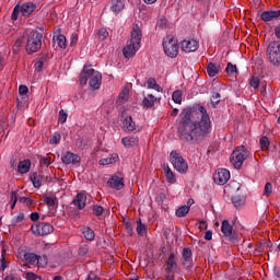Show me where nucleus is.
<instances>
[{"label": "nucleus", "instance_id": "39", "mask_svg": "<svg viewBox=\"0 0 280 280\" xmlns=\"http://www.w3.org/2000/svg\"><path fill=\"white\" fill-rule=\"evenodd\" d=\"M57 45L60 49H67V37L65 35H58Z\"/></svg>", "mask_w": 280, "mask_h": 280}, {"label": "nucleus", "instance_id": "63", "mask_svg": "<svg viewBox=\"0 0 280 280\" xmlns=\"http://www.w3.org/2000/svg\"><path fill=\"white\" fill-rule=\"evenodd\" d=\"M26 279H27V280H36V275H35V273H32V272H27V273H26Z\"/></svg>", "mask_w": 280, "mask_h": 280}, {"label": "nucleus", "instance_id": "3", "mask_svg": "<svg viewBox=\"0 0 280 280\" xmlns=\"http://www.w3.org/2000/svg\"><path fill=\"white\" fill-rule=\"evenodd\" d=\"M43 47V32L33 30L27 34L25 49L28 55L36 54Z\"/></svg>", "mask_w": 280, "mask_h": 280}, {"label": "nucleus", "instance_id": "22", "mask_svg": "<svg viewBox=\"0 0 280 280\" xmlns=\"http://www.w3.org/2000/svg\"><path fill=\"white\" fill-rule=\"evenodd\" d=\"M73 205L80 210L84 209L86 207V195L84 192H79L73 199Z\"/></svg>", "mask_w": 280, "mask_h": 280}, {"label": "nucleus", "instance_id": "20", "mask_svg": "<svg viewBox=\"0 0 280 280\" xmlns=\"http://www.w3.org/2000/svg\"><path fill=\"white\" fill-rule=\"evenodd\" d=\"M280 16V10H277V11H264L261 14H260V19L265 22V23H268L270 21H275V19H279Z\"/></svg>", "mask_w": 280, "mask_h": 280}, {"label": "nucleus", "instance_id": "13", "mask_svg": "<svg viewBox=\"0 0 280 280\" xmlns=\"http://www.w3.org/2000/svg\"><path fill=\"white\" fill-rule=\"evenodd\" d=\"M139 44H135L133 42H127V45L122 49V55L125 58H132L136 56L137 51H139Z\"/></svg>", "mask_w": 280, "mask_h": 280}, {"label": "nucleus", "instance_id": "29", "mask_svg": "<svg viewBox=\"0 0 280 280\" xmlns=\"http://www.w3.org/2000/svg\"><path fill=\"white\" fill-rule=\"evenodd\" d=\"M31 182L36 189H39L40 185H43V179L38 172H35L31 175Z\"/></svg>", "mask_w": 280, "mask_h": 280}, {"label": "nucleus", "instance_id": "17", "mask_svg": "<svg viewBox=\"0 0 280 280\" xmlns=\"http://www.w3.org/2000/svg\"><path fill=\"white\" fill-rule=\"evenodd\" d=\"M178 270V262H176V254L171 253L166 260L165 272H176Z\"/></svg>", "mask_w": 280, "mask_h": 280}, {"label": "nucleus", "instance_id": "62", "mask_svg": "<svg viewBox=\"0 0 280 280\" xmlns=\"http://www.w3.org/2000/svg\"><path fill=\"white\" fill-rule=\"evenodd\" d=\"M5 268H7L5 258L2 257V259L0 258V272L1 270H5Z\"/></svg>", "mask_w": 280, "mask_h": 280}, {"label": "nucleus", "instance_id": "54", "mask_svg": "<svg viewBox=\"0 0 280 280\" xmlns=\"http://www.w3.org/2000/svg\"><path fill=\"white\" fill-rule=\"evenodd\" d=\"M128 95H130V92L127 89L122 90L119 94V102H126V100H128Z\"/></svg>", "mask_w": 280, "mask_h": 280}, {"label": "nucleus", "instance_id": "18", "mask_svg": "<svg viewBox=\"0 0 280 280\" xmlns=\"http://www.w3.org/2000/svg\"><path fill=\"white\" fill-rule=\"evenodd\" d=\"M122 128L125 132H135L137 124L132 121V116H122Z\"/></svg>", "mask_w": 280, "mask_h": 280}, {"label": "nucleus", "instance_id": "55", "mask_svg": "<svg viewBox=\"0 0 280 280\" xmlns=\"http://www.w3.org/2000/svg\"><path fill=\"white\" fill-rule=\"evenodd\" d=\"M86 253H89V245H81L80 247H79V255L81 256V257H84V255H86Z\"/></svg>", "mask_w": 280, "mask_h": 280}, {"label": "nucleus", "instance_id": "44", "mask_svg": "<svg viewBox=\"0 0 280 280\" xmlns=\"http://www.w3.org/2000/svg\"><path fill=\"white\" fill-rule=\"evenodd\" d=\"M264 196L270 197V195L272 194V183L267 182L264 188Z\"/></svg>", "mask_w": 280, "mask_h": 280}, {"label": "nucleus", "instance_id": "25", "mask_svg": "<svg viewBox=\"0 0 280 280\" xmlns=\"http://www.w3.org/2000/svg\"><path fill=\"white\" fill-rule=\"evenodd\" d=\"M121 143L125 148H135L139 143V138L132 136L125 137L121 139Z\"/></svg>", "mask_w": 280, "mask_h": 280}, {"label": "nucleus", "instance_id": "19", "mask_svg": "<svg viewBox=\"0 0 280 280\" xmlns=\"http://www.w3.org/2000/svg\"><path fill=\"white\" fill-rule=\"evenodd\" d=\"M143 34L141 33V28L139 27L138 24L133 25L132 31H131V38L130 43H133L136 45L141 46V38Z\"/></svg>", "mask_w": 280, "mask_h": 280}, {"label": "nucleus", "instance_id": "45", "mask_svg": "<svg viewBox=\"0 0 280 280\" xmlns=\"http://www.w3.org/2000/svg\"><path fill=\"white\" fill-rule=\"evenodd\" d=\"M45 60H47V58L42 57L36 63H35V71H38V73H40V71H43V67L45 65Z\"/></svg>", "mask_w": 280, "mask_h": 280}, {"label": "nucleus", "instance_id": "53", "mask_svg": "<svg viewBox=\"0 0 280 280\" xmlns=\"http://www.w3.org/2000/svg\"><path fill=\"white\" fill-rule=\"evenodd\" d=\"M16 202H19V197L16 196L15 191L11 192V209H14L16 207Z\"/></svg>", "mask_w": 280, "mask_h": 280}, {"label": "nucleus", "instance_id": "7", "mask_svg": "<svg viewBox=\"0 0 280 280\" xmlns=\"http://www.w3.org/2000/svg\"><path fill=\"white\" fill-rule=\"evenodd\" d=\"M31 231L36 237H43L54 233V225L47 222H37L31 226Z\"/></svg>", "mask_w": 280, "mask_h": 280}, {"label": "nucleus", "instance_id": "30", "mask_svg": "<svg viewBox=\"0 0 280 280\" xmlns=\"http://www.w3.org/2000/svg\"><path fill=\"white\" fill-rule=\"evenodd\" d=\"M82 233L85 240H88V242H93L95 240V232L91 230V228L89 226L83 228Z\"/></svg>", "mask_w": 280, "mask_h": 280}, {"label": "nucleus", "instance_id": "61", "mask_svg": "<svg viewBox=\"0 0 280 280\" xmlns=\"http://www.w3.org/2000/svg\"><path fill=\"white\" fill-rule=\"evenodd\" d=\"M85 280H100V277H97V275H95L94 272H90Z\"/></svg>", "mask_w": 280, "mask_h": 280}, {"label": "nucleus", "instance_id": "35", "mask_svg": "<svg viewBox=\"0 0 280 280\" xmlns=\"http://www.w3.org/2000/svg\"><path fill=\"white\" fill-rule=\"evenodd\" d=\"M232 202L236 209H240V207H244V205H246V199L244 197L234 196L232 197Z\"/></svg>", "mask_w": 280, "mask_h": 280}, {"label": "nucleus", "instance_id": "26", "mask_svg": "<svg viewBox=\"0 0 280 280\" xmlns=\"http://www.w3.org/2000/svg\"><path fill=\"white\" fill-rule=\"evenodd\" d=\"M30 167H32V161L30 160L21 161L18 165V172L20 174H27V172H30Z\"/></svg>", "mask_w": 280, "mask_h": 280}, {"label": "nucleus", "instance_id": "33", "mask_svg": "<svg viewBox=\"0 0 280 280\" xmlns=\"http://www.w3.org/2000/svg\"><path fill=\"white\" fill-rule=\"evenodd\" d=\"M225 71H226L228 75H230V78H235V75H237V73H240L237 71V66L232 65L231 62L228 63Z\"/></svg>", "mask_w": 280, "mask_h": 280}, {"label": "nucleus", "instance_id": "9", "mask_svg": "<svg viewBox=\"0 0 280 280\" xmlns=\"http://www.w3.org/2000/svg\"><path fill=\"white\" fill-rule=\"evenodd\" d=\"M231 179V172L226 168H219L213 174V180L217 185H226Z\"/></svg>", "mask_w": 280, "mask_h": 280}, {"label": "nucleus", "instance_id": "37", "mask_svg": "<svg viewBox=\"0 0 280 280\" xmlns=\"http://www.w3.org/2000/svg\"><path fill=\"white\" fill-rule=\"evenodd\" d=\"M44 202L47 205L48 209H54V207L58 206L57 197H45Z\"/></svg>", "mask_w": 280, "mask_h": 280}, {"label": "nucleus", "instance_id": "36", "mask_svg": "<svg viewBox=\"0 0 280 280\" xmlns=\"http://www.w3.org/2000/svg\"><path fill=\"white\" fill-rule=\"evenodd\" d=\"M189 209H191V207L182 206L176 210L175 214L177 215V218H185L187 213H189Z\"/></svg>", "mask_w": 280, "mask_h": 280}, {"label": "nucleus", "instance_id": "50", "mask_svg": "<svg viewBox=\"0 0 280 280\" xmlns=\"http://www.w3.org/2000/svg\"><path fill=\"white\" fill-rule=\"evenodd\" d=\"M21 12V5H15L11 15V21H16L19 19V13Z\"/></svg>", "mask_w": 280, "mask_h": 280}, {"label": "nucleus", "instance_id": "31", "mask_svg": "<svg viewBox=\"0 0 280 280\" xmlns=\"http://www.w3.org/2000/svg\"><path fill=\"white\" fill-rule=\"evenodd\" d=\"M147 84H148V89H154V91H158V93L163 92V88H161V85L156 83V79L154 78L148 79Z\"/></svg>", "mask_w": 280, "mask_h": 280}, {"label": "nucleus", "instance_id": "14", "mask_svg": "<svg viewBox=\"0 0 280 280\" xmlns=\"http://www.w3.org/2000/svg\"><path fill=\"white\" fill-rule=\"evenodd\" d=\"M62 163H65V165H78V163H80V161H82V159L75 154V153H71V152H66L62 158H61Z\"/></svg>", "mask_w": 280, "mask_h": 280}, {"label": "nucleus", "instance_id": "8", "mask_svg": "<svg viewBox=\"0 0 280 280\" xmlns=\"http://www.w3.org/2000/svg\"><path fill=\"white\" fill-rule=\"evenodd\" d=\"M171 163H173L174 168L180 174H185L187 170H189L187 161H185L183 159V155H180V153H177L176 151L171 152Z\"/></svg>", "mask_w": 280, "mask_h": 280}, {"label": "nucleus", "instance_id": "28", "mask_svg": "<svg viewBox=\"0 0 280 280\" xmlns=\"http://www.w3.org/2000/svg\"><path fill=\"white\" fill-rule=\"evenodd\" d=\"M142 104L144 108H152V106L156 104V97L152 94H149L147 97L143 98Z\"/></svg>", "mask_w": 280, "mask_h": 280}, {"label": "nucleus", "instance_id": "59", "mask_svg": "<svg viewBox=\"0 0 280 280\" xmlns=\"http://www.w3.org/2000/svg\"><path fill=\"white\" fill-rule=\"evenodd\" d=\"M39 219H40V214H38V212L31 213V220L33 222H38Z\"/></svg>", "mask_w": 280, "mask_h": 280}, {"label": "nucleus", "instance_id": "15", "mask_svg": "<svg viewBox=\"0 0 280 280\" xmlns=\"http://www.w3.org/2000/svg\"><path fill=\"white\" fill-rule=\"evenodd\" d=\"M107 186L110 187L112 189H117V191L124 189V177H119L117 175L112 176L107 182Z\"/></svg>", "mask_w": 280, "mask_h": 280}, {"label": "nucleus", "instance_id": "46", "mask_svg": "<svg viewBox=\"0 0 280 280\" xmlns=\"http://www.w3.org/2000/svg\"><path fill=\"white\" fill-rule=\"evenodd\" d=\"M92 212H93L94 215L100 218V215H102V213H104V207H102V206H93L92 207Z\"/></svg>", "mask_w": 280, "mask_h": 280}, {"label": "nucleus", "instance_id": "58", "mask_svg": "<svg viewBox=\"0 0 280 280\" xmlns=\"http://www.w3.org/2000/svg\"><path fill=\"white\" fill-rule=\"evenodd\" d=\"M27 91H30L27 85H20V88H19L20 95H27Z\"/></svg>", "mask_w": 280, "mask_h": 280}, {"label": "nucleus", "instance_id": "32", "mask_svg": "<svg viewBox=\"0 0 280 280\" xmlns=\"http://www.w3.org/2000/svg\"><path fill=\"white\" fill-rule=\"evenodd\" d=\"M117 159H119L117 154H113L109 158L101 159L100 165H113V163H117Z\"/></svg>", "mask_w": 280, "mask_h": 280}, {"label": "nucleus", "instance_id": "51", "mask_svg": "<svg viewBox=\"0 0 280 280\" xmlns=\"http://www.w3.org/2000/svg\"><path fill=\"white\" fill-rule=\"evenodd\" d=\"M98 38L100 40H106L108 38V31L106 28L98 30Z\"/></svg>", "mask_w": 280, "mask_h": 280}, {"label": "nucleus", "instance_id": "60", "mask_svg": "<svg viewBox=\"0 0 280 280\" xmlns=\"http://www.w3.org/2000/svg\"><path fill=\"white\" fill-rule=\"evenodd\" d=\"M174 275H176V271H166L165 280L174 279Z\"/></svg>", "mask_w": 280, "mask_h": 280}, {"label": "nucleus", "instance_id": "5", "mask_svg": "<svg viewBox=\"0 0 280 280\" xmlns=\"http://www.w3.org/2000/svg\"><path fill=\"white\" fill-rule=\"evenodd\" d=\"M163 49L164 54L168 58H176L178 56V39H176L173 35H168L163 39Z\"/></svg>", "mask_w": 280, "mask_h": 280}, {"label": "nucleus", "instance_id": "10", "mask_svg": "<svg viewBox=\"0 0 280 280\" xmlns=\"http://www.w3.org/2000/svg\"><path fill=\"white\" fill-rule=\"evenodd\" d=\"M221 232L223 233L225 240H229V242H237V234L233 233V225H231L229 220H223Z\"/></svg>", "mask_w": 280, "mask_h": 280}, {"label": "nucleus", "instance_id": "56", "mask_svg": "<svg viewBox=\"0 0 280 280\" xmlns=\"http://www.w3.org/2000/svg\"><path fill=\"white\" fill-rule=\"evenodd\" d=\"M78 45V34L72 33L70 37V47H75Z\"/></svg>", "mask_w": 280, "mask_h": 280}, {"label": "nucleus", "instance_id": "40", "mask_svg": "<svg viewBox=\"0 0 280 280\" xmlns=\"http://www.w3.org/2000/svg\"><path fill=\"white\" fill-rule=\"evenodd\" d=\"M23 220H25V214L23 212H20L11 220V226H16V224H20V222H23Z\"/></svg>", "mask_w": 280, "mask_h": 280}, {"label": "nucleus", "instance_id": "16", "mask_svg": "<svg viewBox=\"0 0 280 280\" xmlns=\"http://www.w3.org/2000/svg\"><path fill=\"white\" fill-rule=\"evenodd\" d=\"M199 47L198 40L196 39H188V40H183L182 42V49L186 54H191V51H197Z\"/></svg>", "mask_w": 280, "mask_h": 280}, {"label": "nucleus", "instance_id": "57", "mask_svg": "<svg viewBox=\"0 0 280 280\" xmlns=\"http://www.w3.org/2000/svg\"><path fill=\"white\" fill-rule=\"evenodd\" d=\"M40 165H44L45 167H49V165H51V158H42Z\"/></svg>", "mask_w": 280, "mask_h": 280}, {"label": "nucleus", "instance_id": "23", "mask_svg": "<svg viewBox=\"0 0 280 280\" xmlns=\"http://www.w3.org/2000/svg\"><path fill=\"white\" fill-rule=\"evenodd\" d=\"M163 170H164L167 183H171V185H174V183H176V175L174 174L170 165L164 164Z\"/></svg>", "mask_w": 280, "mask_h": 280}, {"label": "nucleus", "instance_id": "27", "mask_svg": "<svg viewBox=\"0 0 280 280\" xmlns=\"http://www.w3.org/2000/svg\"><path fill=\"white\" fill-rule=\"evenodd\" d=\"M207 73L209 78H215L220 73V67L213 62H209L207 66Z\"/></svg>", "mask_w": 280, "mask_h": 280}, {"label": "nucleus", "instance_id": "42", "mask_svg": "<svg viewBox=\"0 0 280 280\" xmlns=\"http://www.w3.org/2000/svg\"><path fill=\"white\" fill-rule=\"evenodd\" d=\"M261 150H268L270 148V139L268 137H261L259 140Z\"/></svg>", "mask_w": 280, "mask_h": 280}, {"label": "nucleus", "instance_id": "64", "mask_svg": "<svg viewBox=\"0 0 280 280\" xmlns=\"http://www.w3.org/2000/svg\"><path fill=\"white\" fill-rule=\"evenodd\" d=\"M4 280H21V278L14 276V275H9L4 278Z\"/></svg>", "mask_w": 280, "mask_h": 280}, {"label": "nucleus", "instance_id": "24", "mask_svg": "<svg viewBox=\"0 0 280 280\" xmlns=\"http://www.w3.org/2000/svg\"><path fill=\"white\" fill-rule=\"evenodd\" d=\"M126 8V0H113L112 1V11L115 12V14H119L121 10Z\"/></svg>", "mask_w": 280, "mask_h": 280}, {"label": "nucleus", "instance_id": "4", "mask_svg": "<svg viewBox=\"0 0 280 280\" xmlns=\"http://www.w3.org/2000/svg\"><path fill=\"white\" fill-rule=\"evenodd\" d=\"M248 156H250V151L245 145H240L234 149L230 161L235 170H242V165Z\"/></svg>", "mask_w": 280, "mask_h": 280}, {"label": "nucleus", "instance_id": "2", "mask_svg": "<svg viewBox=\"0 0 280 280\" xmlns=\"http://www.w3.org/2000/svg\"><path fill=\"white\" fill-rule=\"evenodd\" d=\"M89 78H91L90 82ZM79 82L82 86H84V84L89 82L91 89L97 91V89L102 86V73L95 71V69H93L91 66H84L83 70L80 73Z\"/></svg>", "mask_w": 280, "mask_h": 280}, {"label": "nucleus", "instance_id": "52", "mask_svg": "<svg viewBox=\"0 0 280 280\" xmlns=\"http://www.w3.org/2000/svg\"><path fill=\"white\" fill-rule=\"evenodd\" d=\"M259 78L257 77H252L249 80V84L253 86V89H259Z\"/></svg>", "mask_w": 280, "mask_h": 280}, {"label": "nucleus", "instance_id": "47", "mask_svg": "<svg viewBox=\"0 0 280 280\" xmlns=\"http://www.w3.org/2000/svg\"><path fill=\"white\" fill-rule=\"evenodd\" d=\"M19 202L26 205V207H32V205H34V199H31L30 197H20Z\"/></svg>", "mask_w": 280, "mask_h": 280}, {"label": "nucleus", "instance_id": "12", "mask_svg": "<svg viewBox=\"0 0 280 280\" xmlns=\"http://www.w3.org/2000/svg\"><path fill=\"white\" fill-rule=\"evenodd\" d=\"M192 255L191 248L189 247H185L182 252V266H184L186 270H191L194 268Z\"/></svg>", "mask_w": 280, "mask_h": 280}, {"label": "nucleus", "instance_id": "34", "mask_svg": "<svg viewBox=\"0 0 280 280\" xmlns=\"http://www.w3.org/2000/svg\"><path fill=\"white\" fill-rule=\"evenodd\" d=\"M138 235H140V237H143V235H145V233H148V228L145 226V224H143L141 222V219H139L137 221V229H136Z\"/></svg>", "mask_w": 280, "mask_h": 280}, {"label": "nucleus", "instance_id": "41", "mask_svg": "<svg viewBox=\"0 0 280 280\" xmlns=\"http://www.w3.org/2000/svg\"><path fill=\"white\" fill-rule=\"evenodd\" d=\"M60 139H62V136H60L59 132H55L50 139H49V143L51 145H58V143H60Z\"/></svg>", "mask_w": 280, "mask_h": 280}, {"label": "nucleus", "instance_id": "49", "mask_svg": "<svg viewBox=\"0 0 280 280\" xmlns=\"http://www.w3.org/2000/svg\"><path fill=\"white\" fill-rule=\"evenodd\" d=\"M23 45V39L19 38L13 45V54H19L21 51V46Z\"/></svg>", "mask_w": 280, "mask_h": 280}, {"label": "nucleus", "instance_id": "43", "mask_svg": "<svg viewBox=\"0 0 280 280\" xmlns=\"http://www.w3.org/2000/svg\"><path fill=\"white\" fill-rule=\"evenodd\" d=\"M220 97H221L220 92H213L211 96V104L213 108H215V106L220 104Z\"/></svg>", "mask_w": 280, "mask_h": 280}, {"label": "nucleus", "instance_id": "48", "mask_svg": "<svg viewBox=\"0 0 280 280\" xmlns=\"http://www.w3.org/2000/svg\"><path fill=\"white\" fill-rule=\"evenodd\" d=\"M67 117H69V114H67V112H65V109H61L59 112V124H67Z\"/></svg>", "mask_w": 280, "mask_h": 280}, {"label": "nucleus", "instance_id": "21", "mask_svg": "<svg viewBox=\"0 0 280 280\" xmlns=\"http://www.w3.org/2000/svg\"><path fill=\"white\" fill-rule=\"evenodd\" d=\"M22 16H30L36 10V3L34 2H24L20 5Z\"/></svg>", "mask_w": 280, "mask_h": 280}, {"label": "nucleus", "instance_id": "6", "mask_svg": "<svg viewBox=\"0 0 280 280\" xmlns=\"http://www.w3.org/2000/svg\"><path fill=\"white\" fill-rule=\"evenodd\" d=\"M267 58L271 65H280V42H271L267 47Z\"/></svg>", "mask_w": 280, "mask_h": 280}, {"label": "nucleus", "instance_id": "38", "mask_svg": "<svg viewBox=\"0 0 280 280\" xmlns=\"http://www.w3.org/2000/svg\"><path fill=\"white\" fill-rule=\"evenodd\" d=\"M172 98H173V102H175V104H182L183 103V92L180 90L174 91Z\"/></svg>", "mask_w": 280, "mask_h": 280}, {"label": "nucleus", "instance_id": "1", "mask_svg": "<svg viewBox=\"0 0 280 280\" xmlns=\"http://www.w3.org/2000/svg\"><path fill=\"white\" fill-rule=\"evenodd\" d=\"M179 119L177 135L184 143L196 145L211 135V119L207 108L200 104L185 107L179 114Z\"/></svg>", "mask_w": 280, "mask_h": 280}, {"label": "nucleus", "instance_id": "11", "mask_svg": "<svg viewBox=\"0 0 280 280\" xmlns=\"http://www.w3.org/2000/svg\"><path fill=\"white\" fill-rule=\"evenodd\" d=\"M19 256L23 258L24 261H27V264H31V266H38V268L45 267V260L40 262V256L34 253H19Z\"/></svg>", "mask_w": 280, "mask_h": 280}]
</instances>
